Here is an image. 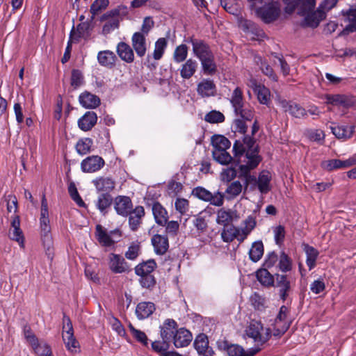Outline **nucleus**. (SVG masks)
I'll return each instance as SVG.
<instances>
[{
	"label": "nucleus",
	"instance_id": "63",
	"mask_svg": "<svg viewBox=\"0 0 356 356\" xmlns=\"http://www.w3.org/2000/svg\"><path fill=\"white\" fill-rule=\"evenodd\" d=\"M290 323L289 321H275L274 323L273 335L281 336L289 329Z\"/></svg>",
	"mask_w": 356,
	"mask_h": 356
},
{
	"label": "nucleus",
	"instance_id": "31",
	"mask_svg": "<svg viewBox=\"0 0 356 356\" xmlns=\"http://www.w3.org/2000/svg\"><path fill=\"white\" fill-rule=\"evenodd\" d=\"M177 324L173 319H166L160 326L161 337L163 340L169 341L177 330Z\"/></svg>",
	"mask_w": 356,
	"mask_h": 356
},
{
	"label": "nucleus",
	"instance_id": "42",
	"mask_svg": "<svg viewBox=\"0 0 356 356\" xmlns=\"http://www.w3.org/2000/svg\"><path fill=\"white\" fill-rule=\"evenodd\" d=\"M193 346L197 353H206L207 350H213V348L209 346L207 336L202 333L196 337L193 342Z\"/></svg>",
	"mask_w": 356,
	"mask_h": 356
},
{
	"label": "nucleus",
	"instance_id": "8",
	"mask_svg": "<svg viewBox=\"0 0 356 356\" xmlns=\"http://www.w3.org/2000/svg\"><path fill=\"white\" fill-rule=\"evenodd\" d=\"M95 235L99 243L106 247L113 245L121 236L119 229H114L108 233L100 225L96 226Z\"/></svg>",
	"mask_w": 356,
	"mask_h": 356
},
{
	"label": "nucleus",
	"instance_id": "30",
	"mask_svg": "<svg viewBox=\"0 0 356 356\" xmlns=\"http://www.w3.org/2000/svg\"><path fill=\"white\" fill-rule=\"evenodd\" d=\"M97 120L96 113L93 111H88L78 120V125L81 130L87 131L96 124Z\"/></svg>",
	"mask_w": 356,
	"mask_h": 356
},
{
	"label": "nucleus",
	"instance_id": "29",
	"mask_svg": "<svg viewBox=\"0 0 356 356\" xmlns=\"http://www.w3.org/2000/svg\"><path fill=\"white\" fill-rule=\"evenodd\" d=\"M168 46V40L165 38H159L154 43V49L152 55L148 54L147 56V61L150 62L152 58L155 60H159L162 58L165 51Z\"/></svg>",
	"mask_w": 356,
	"mask_h": 356
},
{
	"label": "nucleus",
	"instance_id": "39",
	"mask_svg": "<svg viewBox=\"0 0 356 356\" xmlns=\"http://www.w3.org/2000/svg\"><path fill=\"white\" fill-rule=\"evenodd\" d=\"M79 102L83 107L87 108H96L100 104V99L97 95L88 92L80 95Z\"/></svg>",
	"mask_w": 356,
	"mask_h": 356
},
{
	"label": "nucleus",
	"instance_id": "48",
	"mask_svg": "<svg viewBox=\"0 0 356 356\" xmlns=\"http://www.w3.org/2000/svg\"><path fill=\"white\" fill-rule=\"evenodd\" d=\"M264 254V245L261 241L254 242L249 250V257L253 262H257Z\"/></svg>",
	"mask_w": 356,
	"mask_h": 356
},
{
	"label": "nucleus",
	"instance_id": "35",
	"mask_svg": "<svg viewBox=\"0 0 356 356\" xmlns=\"http://www.w3.org/2000/svg\"><path fill=\"white\" fill-rule=\"evenodd\" d=\"M117 60L115 54L110 50L100 51L97 54V60L100 65L111 68Z\"/></svg>",
	"mask_w": 356,
	"mask_h": 356
},
{
	"label": "nucleus",
	"instance_id": "1",
	"mask_svg": "<svg viewBox=\"0 0 356 356\" xmlns=\"http://www.w3.org/2000/svg\"><path fill=\"white\" fill-rule=\"evenodd\" d=\"M233 152H234L236 165H238V177L243 179L245 189H247L250 185L252 189H254L257 179L250 174V171L256 168L261 161L255 140L250 136H245L243 142L236 140L233 145Z\"/></svg>",
	"mask_w": 356,
	"mask_h": 356
},
{
	"label": "nucleus",
	"instance_id": "19",
	"mask_svg": "<svg viewBox=\"0 0 356 356\" xmlns=\"http://www.w3.org/2000/svg\"><path fill=\"white\" fill-rule=\"evenodd\" d=\"M250 87L257 97L259 102L268 106L270 102V92L264 85L258 83L255 80L251 81Z\"/></svg>",
	"mask_w": 356,
	"mask_h": 356
},
{
	"label": "nucleus",
	"instance_id": "37",
	"mask_svg": "<svg viewBox=\"0 0 356 356\" xmlns=\"http://www.w3.org/2000/svg\"><path fill=\"white\" fill-rule=\"evenodd\" d=\"M227 150V149L212 150V156L213 160L222 165H227L232 161H234L236 165L234 156L232 157Z\"/></svg>",
	"mask_w": 356,
	"mask_h": 356
},
{
	"label": "nucleus",
	"instance_id": "57",
	"mask_svg": "<svg viewBox=\"0 0 356 356\" xmlns=\"http://www.w3.org/2000/svg\"><path fill=\"white\" fill-rule=\"evenodd\" d=\"M242 190L241 183L239 181H234L228 186L225 193L229 195V198H234L241 193Z\"/></svg>",
	"mask_w": 356,
	"mask_h": 356
},
{
	"label": "nucleus",
	"instance_id": "4",
	"mask_svg": "<svg viewBox=\"0 0 356 356\" xmlns=\"http://www.w3.org/2000/svg\"><path fill=\"white\" fill-rule=\"evenodd\" d=\"M245 332L247 337L251 339L254 343L253 348H259V351L271 337L270 329L264 327L263 324L257 321H252Z\"/></svg>",
	"mask_w": 356,
	"mask_h": 356
},
{
	"label": "nucleus",
	"instance_id": "9",
	"mask_svg": "<svg viewBox=\"0 0 356 356\" xmlns=\"http://www.w3.org/2000/svg\"><path fill=\"white\" fill-rule=\"evenodd\" d=\"M220 348L225 350L229 356H254L259 352V348H251L245 350L242 346L238 344H229L226 341L222 342Z\"/></svg>",
	"mask_w": 356,
	"mask_h": 356
},
{
	"label": "nucleus",
	"instance_id": "32",
	"mask_svg": "<svg viewBox=\"0 0 356 356\" xmlns=\"http://www.w3.org/2000/svg\"><path fill=\"white\" fill-rule=\"evenodd\" d=\"M197 66L198 64L195 60L192 58L186 60L179 69L181 77L184 79H191L195 74Z\"/></svg>",
	"mask_w": 356,
	"mask_h": 356
},
{
	"label": "nucleus",
	"instance_id": "28",
	"mask_svg": "<svg viewBox=\"0 0 356 356\" xmlns=\"http://www.w3.org/2000/svg\"><path fill=\"white\" fill-rule=\"evenodd\" d=\"M155 305L152 302H139L136 307V315L139 320L148 318L155 311Z\"/></svg>",
	"mask_w": 356,
	"mask_h": 356
},
{
	"label": "nucleus",
	"instance_id": "49",
	"mask_svg": "<svg viewBox=\"0 0 356 356\" xmlns=\"http://www.w3.org/2000/svg\"><path fill=\"white\" fill-rule=\"evenodd\" d=\"M213 150L215 149H228L231 147V142L224 136L215 135L211 138Z\"/></svg>",
	"mask_w": 356,
	"mask_h": 356
},
{
	"label": "nucleus",
	"instance_id": "34",
	"mask_svg": "<svg viewBox=\"0 0 356 356\" xmlns=\"http://www.w3.org/2000/svg\"><path fill=\"white\" fill-rule=\"evenodd\" d=\"M194 55L200 59L211 54L209 47L203 41L191 38Z\"/></svg>",
	"mask_w": 356,
	"mask_h": 356
},
{
	"label": "nucleus",
	"instance_id": "11",
	"mask_svg": "<svg viewBox=\"0 0 356 356\" xmlns=\"http://www.w3.org/2000/svg\"><path fill=\"white\" fill-rule=\"evenodd\" d=\"M240 28L252 40H261L266 37L264 31L250 20L243 19L240 22Z\"/></svg>",
	"mask_w": 356,
	"mask_h": 356
},
{
	"label": "nucleus",
	"instance_id": "64",
	"mask_svg": "<svg viewBox=\"0 0 356 356\" xmlns=\"http://www.w3.org/2000/svg\"><path fill=\"white\" fill-rule=\"evenodd\" d=\"M139 282L143 288H145L147 289H152L154 287L156 284V280L154 275H147L139 276Z\"/></svg>",
	"mask_w": 356,
	"mask_h": 356
},
{
	"label": "nucleus",
	"instance_id": "36",
	"mask_svg": "<svg viewBox=\"0 0 356 356\" xmlns=\"http://www.w3.org/2000/svg\"><path fill=\"white\" fill-rule=\"evenodd\" d=\"M152 209L156 222L159 225L165 226L168 219L165 209L156 202L153 204Z\"/></svg>",
	"mask_w": 356,
	"mask_h": 356
},
{
	"label": "nucleus",
	"instance_id": "41",
	"mask_svg": "<svg viewBox=\"0 0 356 356\" xmlns=\"http://www.w3.org/2000/svg\"><path fill=\"white\" fill-rule=\"evenodd\" d=\"M93 184L98 191H105L106 193L115 188V181L109 177H99L93 180Z\"/></svg>",
	"mask_w": 356,
	"mask_h": 356
},
{
	"label": "nucleus",
	"instance_id": "33",
	"mask_svg": "<svg viewBox=\"0 0 356 356\" xmlns=\"http://www.w3.org/2000/svg\"><path fill=\"white\" fill-rule=\"evenodd\" d=\"M116 51L119 57L126 63H131L134 60L133 49L126 42H120L118 44Z\"/></svg>",
	"mask_w": 356,
	"mask_h": 356
},
{
	"label": "nucleus",
	"instance_id": "55",
	"mask_svg": "<svg viewBox=\"0 0 356 356\" xmlns=\"http://www.w3.org/2000/svg\"><path fill=\"white\" fill-rule=\"evenodd\" d=\"M344 15L346 16L348 24L346 26L345 30L349 32L356 31V8H350L346 12Z\"/></svg>",
	"mask_w": 356,
	"mask_h": 356
},
{
	"label": "nucleus",
	"instance_id": "52",
	"mask_svg": "<svg viewBox=\"0 0 356 356\" xmlns=\"http://www.w3.org/2000/svg\"><path fill=\"white\" fill-rule=\"evenodd\" d=\"M293 261L289 256L284 252H282L279 256L278 268L282 273H286L292 269Z\"/></svg>",
	"mask_w": 356,
	"mask_h": 356
},
{
	"label": "nucleus",
	"instance_id": "12",
	"mask_svg": "<svg viewBox=\"0 0 356 356\" xmlns=\"http://www.w3.org/2000/svg\"><path fill=\"white\" fill-rule=\"evenodd\" d=\"M108 266L114 273H124L129 271V266L123 257L115 253L108 256Z\"/></svg>",
	"mask_w": 356,
	"mask_h": 356
},
{
	"label": "nucleus",
	"instance_id": "15",
	"mask_svg": "<svg viewBox=\"0 0 356 356\" xmlns=\"http://www.w3.org/2000/svg\"><path fill=\"white\" fill-rule=\"evenodd\" d=\"M303 16L305 17L302 25L312 29L316 28L320 22L326 17L325 12H321L318 8L316 10L314 9L312 11H309Z\"/></svg>",
	"mask_w": 356,
	"mask_h": 356
},
{
	"label": "nucleus",
	"instance_id": "5",
	"mask_svg": "<svg viewBox=\"0 0 356 356\" xmlns=\"http://www.w3.org/2000/svg\"><path fill=\"white\" fill-rule=\"evenodd\" d=\"M261 4H255L257 15L265 23L268 24L275 21L280 14V10L277 2L273 0H260Z\"/></svg>",
	"mask_w": 356,
	"mask_h": 356
},
{
	"label": "nucleus",
	"instance_id": "20",
	"mask_svg": "<svg viewBox=\"0 0 356 356\" xmlns=\"http://www.w3.org/2000/svg\"><path fill=\"white\" fill-rule=\"evenodd\" d=\"M172 337L173 343L177 348L188 346L193 339L191 332L185 328L177 330Z\"/></svg>",
	"mask_w": 356,
	"mask_h": 356
},
{
	"label": "nucleus",
	"instance_id": "22",
	"mask_svg": "<svg viewBox=\"0 0 356 356\" xmlns=\"http://www.w3.org/2000/svg\"><path fill=\"white\" fill-rule=\"evenodd\" d=\"M9 237L10 239L17 241L21 247H24V238L20 229V220L18 216L13 217Z\"/></svg>",
	"mask_w": 356,
	"mask_h": 356
},
{
	"label": "nucleus",
	"instance_id": "6",
	"mask_svg": "<svg viewBox=\"0 0 356 356\" xmlns=\"http://www.w3.org/2000/svg\"><path fill=\"white\" fill-rule=\"evenodd\" d=\"M125 6H118V8L111 10L100 17V22H104L102 26V34L107 35L115 29H118L120 26V12L122 10H126Z\"/></svg>",
	"mask_w": 356,
	"mask_h": 356
},
{
	"label": "nucleus",
	"instance_id": "47",
	"mask_svg": "<svg viewBox=\"0 0 356 356\" xmlns=\"http://www.w3.org/2000/svg\"><path fill=\"white\" fill-rule=\"evenodd\" d=\"M35 345H31L34 353L38 356H54L51 348L46 342H39L38 339L35 342Z\"/></svg>",
	"mask_w": 356,
	"mask_h": 356
},
{
	"label": "nucleus",
	"instance_id": "18",
	"mask_svg": "<svg viewBox=\"0 0 356 356\" xmlns=\"http://www.w3.org/2000/svg\"><path fill=\"white\" fill-rule=\"evenodd\" d=\"M131 44L138 57H143L147 52V45L146 35L140 32H136L131 37Z\"/></svg>",
	"mask_w": 356,
	"mask_h": 356
},
{
	"label": "nucleus",
	"instance_id": "21",
	"mask_svg": "<svg viewBox=\"0 0 356 356\" xmlns=\"http://www.w3.org/2000/svg\"><path fill=\"white\" fill-rule=\"evenodd\" d=\"M90 29V23L88 21L79 24L76 29L73 26L70 35V42H77L80 38L88 36Z\"/></svg>",
	"mask_w": 356,
	"mask_h": 356
},
{
	"label": "nucleus",
	"instance_id": "60",
	"mask_svg": "<svg viewBox=\"0 0 356 356\" xmlns=\"http://www.w3.org/2000/svg\"><path fill=\"white\" fill-rule=\"evenodd\" d=\"M237 176V171L234 167L225 168L220 172V177L222 182L229 183Z\"/></svg>",
	"mask_w": 356,
	"mask_h": 356
},
{
	"label": "nucleus",
	"instance_id": "58",
	"mask_svg": "<svg viewBox=\"0 0 356 356\" xmlns=\"http://www.w3.org/2000/svg\"><path fill=\"white\" fill-rule=\"evenodd\" d=\"M129 328L132 336L137 340V341L140 342L145 346L148 345V338L144 332L135 328L131 324L129 325Z\"/></svg>",
	"mask_w": 356,
	"mask_h": 356
},
{
	"label": "nucleus",
	"instance_id": "10",
	"mask_svg": "<svg viewBox=\"0 0 356 356\" xmlns=\"http://www.w3.org/2000/svg\"><path fill=\"white\" fill-rule=\"evenodd\" d=\"M326 104L343 108H350L354 106L355 99L354 97L343 94L325 95Z\"/></svg>",
	"mask_w": 356,
	"mask_h": 356
},
{
	"label": "nucleus",
	"instance_id": "25",
	"mask_svg": "<svg viewBox=\"0 0 356 356\" xmlns=\"http://www.w3.org/2000/svg\"><path fill=\"white\" fill-rule=\"evenodd\" d=\"M271 179L272 175L269 171L263 170L259 173L256 187H257L261 193L266 194L271 190Z\"/></svg>",
	"mask_w": 356,
	"mask_h": 356
},
{
	"label": "nucleus",
	"instance_id": "27",
	"mask_svg": "<svg viewBox=\"0 0 356 356\" xmlns=\"http://www.w3.org/2000/svg\"><path fill=\"white\" fill-rule=\"evenodd\" d=\"M355 128V127L353 125H336L330 127L332 133L336 136V138L338 139H343L344 140H346L353 136Z\"/></svg>",
	"mask_w": 356,
	"mask_h": 356
},
{
	"label": "nucleus",
	"instance_id": "43",
	"mask_svg": "<svg viewBox=\"0 0 356 356\" xmlns=\"http://www.w3.org/2000/svg\"><path fill=\"white\" fill-rule=\"evenodd\" d=\"M200 60L204 74L211 75L216 72V65L214 62V56L212 53L200 59Z\"/></svg>",
	"mask_w": 356,
	"mask_h": 356
},
{
	"label": "nucleus",
	"instance_id": "26",
	"mask_svg": "<svg viewBox=\"0 0 356 356\" xmlns=\"http://www.w3.org/2000/svg\"><path fill=\"white\" fill-rule=\"evenodd\" d=\"M151 241L156 254L163 255L168 250L169 243L167 236L155 234L152 236Z\"/></svg>",
	"mask_w": 356,
	"mask_h": 356
},
{
	"label": "nucleus",
	"instance_id": "13",
	"mask_svg": "<svg viewBox=\"0 0 356 356\" xmlns=\"http://www.w3.org/2000/svg\"><path fill=\"white\" fill-rule=\"evenodd\" d=\"M114 209L116 213L123 217L128 216L133 209V204L128 196L118 195L114 200Z\"/></svg>",
	"mask_w": 356,
	"mask_h": 356
},
{
	"label": "nucleus",
	"instance_id": "44",
	"mask_svg": "<svg viewBox=\"0 0 356 356\" xmlns=\"http://www.w3.org/2000/svg\"><path fill=\"white\" fill-rule=\"evenodd\" d=\"M257 280L265 286H274V277L266 268L259 269L256 273Z\"/></svg>",
	"mask_w": 356,
	"mask_h": 356
},
{
	"label": "nucleus",
	"instance_id": "7",
	"mask_svg": "<svg viewBox=\"0 0 356 356\" xmlns=\"http://www.w3.org/2000/svg\"><path fill=\"white\" fill-rule=\"evenodd\" d=\"M285 12L289 14L297 10L300 15H305L315 8L316 0H285Z\"/></svg>",
	"mask_w": 356,
	"mask_h": 356
},
{
	"label": "nucleus",
	"instance_id": "2",
	"mask_svg": "<svg viewBox=\"0 0 356 356\" xmlns=\"http://www.w3.org/2000/svg\"><path fill=\"white\" fill-rule=\"evenodd\" d=\"M229 102L236 118L250 121L254 118V110L249 103L246 102L243 89L236 86L232 92Z\"/></svg>",
	"mask_w": 356,
	"mask_h": 356
},
{
	"label": "nucleus",
	"instance_id": "59",
	"mask_svg": "<svg viewBox=\"0 0 356 356\" xmlns=\"http://www.w3.org/2000/svg\"><path fill=\"white\" fill-rule=\"evenodd\" d=\"M225 119L223 113L216 110L209 112L204 116L205 121L212 124L223 122Z\"/></svg>",
	"mask_w": 356,
	"mask_h": 356
},
{
	"label": "nucleus",
	"instance_id": "53",
	"mask_svg": "<svg viewBox=\"0 0 356 356\" xmlns=\"http://www.w3.org/2000/svg\"><path fill=\"white\" fill-rule=\"evenodd\" d=\"M92 144V140L89 138L80 139L76 143V150L80 155L87 154L90 152Z\"/></svg>",
	"mask_w": 356,
	"mask_h": 356
},
{
	"label": "nucleus",
	"instance_id": "23",
	"mask_svg": "<svg viewBox=\"0 0 356 356\" xmlns=\"http://www.w3.org/2000/svg\"><path fill=\"white\" fill-rule=\"evenodd\" d=\"M197 92L202 97H212L216 93V87L212 80L205 79L197 84Z\"/></svg>",
	"mask_w": 356,
	"mask_h": 356
},
{
	"label": "nucleus",
	"instance_id": "45",
	"mask_svg": "<svg viewBox=\"0 0 356 356\" xmlns=\"http://www.w3.org/2000/svg\"><path fill=\"white\" fill-rule=\"evenodd\" d=\"M234 215V212L230 209H220L217 213L216 222L218 224L225 227L232 222Z\"/></svg>",
	"mask_w": 356,
	"mask_h": 356
},
{
	"label": "nucleus",
	"instance_id": "3",
	"mask_svg": "<svg viewBox=\"0 0 356 356\" xmlns=\"http://www.w3.org/2000/svg\"><path fill=\"white\" fill-rule=\"evenodd\" d=\"M40 227L41 239H42L44 248L46 249V252H47V254L48 255V257L51 258V259H52L53 239H52V236L51 234V226H50V220L49 218L48 204H47V201L44 194L42 195V201H41Z\"/></svg>",
	"mask_w": 356,
	"mask_h": 356
},
{
	"label": "nucleus",
	"instance_id": "56",
	"mask_svg": "<svg viewBox=\"0 0 356 356\" xmlns=\"http://www.w3.org/2000/svg\"><path fill=\"white\" fill-rule=\"evenodd\" d=\"M109 5V0H95L90 6V12L92 18L105 10Z\"/></svg>",
	"mask_w": 356,
	"mask_h": 356
},
{
	"label": "nucleus",
	"instance_id": "17",
	"mask_svg": "<svg viewBox=\"0 0 356 356\" xmlns=\"http://www.w3.org/2000/svg\"><path fill=\"white\" fill-rule=\"evenodd\" d=\"M275 287L279 289V296L282 301H285L291 291V282L287 275L275 274Z\"/></svg>",
	"mask_w": 356,
	"mask_h": 356
},
{
	"label": "nucleus",
	"instance_id": "16",
	"mask_svg": "<svg viewBox=\"0 0 356 356\" xmlns=\"http://www.w3.org/2000/svg\"><path fill=\"white\" fill-rule=\"evenodd\" d=\"M280 105L284 112H288L294 118H302L307 116V111L295 102L283 99L280 102Z\"/></svg>",
	"mask_w": 356,
	"mask_h": 356
},
{
	"label": "nucleus",
	"instance_id": "46",
	"mask_svg": "<svg viewBox=\"0 0 356 356\" xmlns=\"http://www.w3.org/2000/svg\"><path fill=\"white\" fill-rule=\"evenodd\" d=\"M113 198L108 193H102L98 196L95 205L101 213L105 214L106 209L109 208L112 204Z\"/></svg>",
	"mask_w": 356,
	"mask_h": 356
},
{
	"label": "nucleus",
	"instance_id": "50",
	"mask_svg": "<svg viewBox=\"0 0 356 356\" xmlns=\"http://www.w3.org/2000/svg\"><path fill=\"white\" fill-rule=\"evenodd\" d=\"M254 61L256 64L260 67L262 72L272 79L274 81L277 80V77L275 74L273 68L260 56H255Z\"/></svg>",
	"mask_w": 356,
	"mask_h": 356
},
{
	"label": "nucleus",
	"instance_id": "54",
	"mask_svg": "<svg viewBox=\"0 0 356 356\" xmlns=\"http://www.w3.org/2000/svg\"><path fill=\"white\" fill-rule=\"evenodd\" d=\"M188 47L181 44L178 45L173 52V60L177 63H180L186 60L188 56Z\"/></svg>",
	"mask_w": 356,
	"mask_h": 356
},
{
	"label": "nucleus",
	"instance_id": "51",
	"mask_svg": "<svg viewBox=\"0 0 356 356\" xmlns=\"http://www.w3.org/2000/svg\"><path fill=\"white\" fill-rule=\"evenodd\" d=\"M237 235H238V228L230 225L224 227L221 232V238L226 243H230L235 238L237 239Z\"/></svg>",
	"mask_w": 356,
	"mask_h": 356
},
{
	"label": "nucleus",
	"instance_id": "24",
	"mask_svg": "<svg viewBox=\"0 0 356 356\" xmlns=\"http://www.w3.org/2000/svg\"><path fill=\"white\" fill-rule=\"evenodd\" d=\"M129 224L132 231H136L141 224L145 216V209L142 206H137L129 213Z\"/></svg>",
	"mask_w": 356,
	"mask_h": 356
},
{
	"label": "nucleus",
	"instance_id": "61",
	"mask_svg": "<svg viewBox=\"0 0 356 356\" xmlns=\"http://www.w3.org/2000/svg\"><path fill=\"white\" fill-rule=\"evenodd\" d=\"M169 341H164L162 339V341H155L152 343V348L154 351L159 353L161 356H164L165 352L168 350L169 348Z\"/></svg>",
	"mask_w": 356,
	"mask_h": 356
},
{
	"label": "nucleus",
	"instance_id": "40",
	"mask_svg": "<svg viewBox=\"0 0 356 356\" xmlns=\"http://www.w3.org/2000/svg\"><path fill=\"white\" fill-rule=\"evenodd\" d=\"M303 250L306 254V264L309 270L313 269L316 266V259L318 256V251L308 244L303 245Z\"/></svg>",
	"mask_w": 356,
	"mask_h": 356
},
{
	"label": "nucleus",
	"instance_id": "62",
	"mask_svg": "<svg viewBox=\"0 0 356 356\" xmlns=\"http://www.w3.org/2000/svg\"><path fill=\"white\" fill-rule=\"evenodd\" d=\"M192 194L200 200L205 202H208L211 198V193L200 186L195 188L192 191Z\"/></svg>",
	"mask_w": 356,
	"mask_h": 356
},
{
	"label": "nucleus",
	"instance_id": "14",
	"mask_svg": "<svg viewBox=\"0 0 356 356\" xmlns=\"http://www.w3.org/2000/svg\"><path fill=\"white\" fill-rule=\"evenodd\" d=\"M104 163V160L102 157L90 156L81 161V168L83 172H94L102 168Z\"/></svg>",
	"mask_w": 356,
	"mask_h": 356
},
{
	"label": "nucleus",
	"instance_id": "38",
	"mask_svg": "<svg viewBox=\"0 0 356 356\" xmlns=\"http://www.w3.org/2000/svg\"><path fill=\"white\" fill-rule=\"evenodd\" d=\"M156 268V263L154 259H149L138 264L134 268L135 273L138 276L152 275Z\"/></svg>",
	"mask_w": 356,
	"mask_h": 356
}]
</instances>
